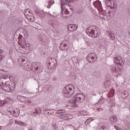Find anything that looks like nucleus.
I'll use <instances>...</instances> for the list:
<instances>
[{
    "label": "nucleus",
    "mask_w": 130,
    "mask_h": 130,
    "mask_svg": "<svg viewBox=\"0 0 130 130\" xmlns=\"http://www.w3.org/2000/svg\"><path fill=\"white\" fill-rule=\"evenodd\" d=\"M109 120L110 121H113V122H116L117 121V117H116V116H111L109 118Z\"/></svg>",
    "instance_id": "14"
},
{
    "label": "nucleus",
    "mask_w": 130,
    "mask_h": 130,
    "mask_svg": "<svg viewBox=\"0 0 130 130\" xmlns=\"http://www.w3.org/2000/svg\"><path fill=\"white\" fill-rule=\"evenodd\" d=\"M28 18H29V20H30L31 22H34V20H35V19H34V17H31V16H28Z\"/></svg>",
    "instance_id": "30"
},
{
    "label": "nucleus",
    "mask_w": 130,
    "mask_h": 130,
    "mask_svg": "<svg viewBox=\"0 0 130 130\" xmlns=\"http://www.w3.org/2000/svg\"><path fill=\"white\" fill-rule=\"evenodd\" d=\"M100 130H105V126H101L100 128H99Z\"/></svg>",
    "instance_id": "39"
},
{
    "label": "nucleus",
    "mask_w": 130,
    "mask_h": 130,
    "mask_svg": "<svg viewBox=\"0 0 130 130\" xmlns=\"http://www.w3.org/2000/svg\"><path fill=\"white\" fill-rule=\"evenodd\" d=\"M49 15H50V16H53L52 15H51V14L49 13Z\"/></svg>",
    "instance_id": "58"
},
{
    "label": "nucleus",
    "mask_w": 130,
    "mask_h": 130,
    "mask_svg": "<svg viewBox=\"0 0 130 130\" xmlns=\"http://www.w3.org/2000/svg\"><path fill=\"white\" fill-rule=\"evenodd\" d=\"M43 113L44 114H52V112H50V110H44Z\"/></svg>",
    "instance_id": "25"
},
{
    "label": "nucleus",
    "mask_w": 130,
    "mask_h": 130,
    "mask_svg": "<svg viewBox=\"0 0 130 130\" xmlns=\"http://www.w3.org/2000/svg\"><path fill=\"white\" fill-rule=\"evenodd\" d=\"M111 99V100H112V99Z\"/></svg>",
    "instance_id": "63"
},
{
    "label": "nucleus",
    "mask_w": 130,
    "mask_h": 130,
    "mask_svg": "<svg viewBox=\"0 0 130 130\" xmlns=\"http://www.w3.org/2000/svg\"><path fill=\"white\" fill-rule=\"evenodd\" d=\"M35 111L37 114H39V110H38V109H35Z\"/></svg>",
    "instance_id": "32"
},
{
    "label": "nucleus",
    "mask_w": 130,
    "mask_h": 130,
    "mask_svg": "<svg viewBox=\"0 0 130 130\" xmlns=\"http://www.w3.org/2000/svg\"><path fill=\"white\" fill-rule=\"evenodd\" d=\"M3 84H4V83H3V82L2 83V82H1V84H0V85H3Z\"/></svg>",
    "instance_id": "57"
},
{
    "label": "nucleus",
    "mask_w": 130,
    "mask_h": 130,
    "mask_svg": "<svg viewBox=\"0 0 130 130\" xmlns=\"http://www.w3.org/2000/svg\"><path fill=\"white\" fill-rule=\"evenodd\" d=\"M59 118H60L61 119H64V120H67V114H61L59 115Z\"/></svg>",
    "instance_id": "17"
},
{
    "label": "nucleus",
    "mask_w": 130,
    "mask_h": 130,
    "mask_svg": "<svg viewBox=\"0 0 130 130\" xmlns=\"http://www.w3.org/2000/svg\"><path fill=\"white\" fill-rule=\"evenodd\" d=\"M100 14H101V15H102V14H103V15H104V14H103V13H101V12L100 13Z\"/></svg>",
    "instance_id": "56"
},
{
    "label": "nucleus",
    "mask_w": 130,
    "mask_h": 130,
    "mask_svg": "<svg viewBox=\"0 0 130 130\" xmlns=\"http://www.w3.org/2000/svg\"><path fill=\"white\" fill-rule=\"evenodd\" d=\"M10 86L11 85L9 84L6 85L4 84L3 85H0V88H2L4 91L10 92V91H11V87H10Z\"/></svg>",
    "instance_id": "9"
},
{
    "label": "nucleus",
    "mask_w": 130,
    "mask_h": 130,
    "mask_svg": "<svg viewBox=\"0 0 130 130\" xmlns=\"http://www.w3.org/2000/svg\"><path fill=\"white\" fill-rule=\"evenodd\" d=\"M9 112L15 117H18L20 115V110L19 109H12L11 111H8Z\"/></svg>",
    "instance_id": "6"
},
{
    "label": "nucleus",
    "mask_w": 130,
    "mask_h": 130,
    "mask_svg": "<svg viewBox=\"0 0 130 130\" xmlns=\"http://www.w3.org/2000/svg\"><path fill=\"white\" fill-rule=\"evenodd\" d=\"M28 130H33V129H29Z\"/></svg>",
    "instance_id": "60"
},
{
    "label": "nucleus",
    "mask_w": 130,
    "mask_h": 130,
    "mask_svg": "<svg viewBox=\"0 0 130 130\" xmlns=\"http://www.w3.org/2000/svg\"><path fill=\"white\" fill-rule=\"evenodd\" d=\"M63 47H64V49H66V50H67L68 47H67V44H64Z\"/></svg>",
    "instance_id": "45"
},
{
    "label": "nucleus",
    "mask_w": 130,
    "mask_h": 130,
    "mask_svg": "<svg viewBox=\"0 0 130 130\" xmlns=\"http://www.w3.org/2000/svg\"><path fill=\"white\" fill-rule=\"evenodd\" d=\"M83 112L84 113L83 115H87V112L86 111H83Z\"/></svg>",
    "instance_id": "47"
},
{
    "label": "nucleus",
    "mask_w": 130,
    "mask_h": 130,
    "mask_svg": "<svg viewBox=\"0 0 130 130\" xmlns=\"http://www.w3.org/2000/svg\"><path fill=\"white\" fill-rule=\"evenodd\" d=\"M115 128L116 129V130H120V129L118 127V126H117V125H114V126Z\"/></svg>",
    "instance_id": "44"
},
{
    "label": "nucleus",
    "mask_w": 130,
    "mask_h": 130,
    "mask_svg": "<svg viewBox=\"0 0 130 130\" xmlns=\"http://www.w3.org/2000/svg\"><path fill=\"white\" fill-rule=\"evenodd\" d=\"M114 62L116 63L117 66H120V67H122L123 66V60L120 57H115L114 58Z\"/></svg>",
    "instance_id": "5"
},
{
    "label": "nucleus",
    "mask_w": 130,
    "mask_h": 130,
    "mask_svg": "<svg viewBox=\"0 0 130 130\" xmlns=\"http://www.w3.org/2000/svg\"><path fill=\"white\" fill-rule=\"evenodd\" d=\"M24 67L26 68V71L30 72V71H32L33 70V67L31 64H25L24 63Z\"/></svg>",
    "instance_id": "12"
},
{
    "label": "nucleus",
    "mask_w": 130,
    "mask_h": 130,
    "mask_svg": "<svg viewBox=\"0 0 130 130\" xmlns=\"http://www.w3.org/2000/svg\"><path fill=\"white\" fill-rule=\"evenodd\" d=\"M59 49H60V50H63V49H64V47L61 45H60Z\"/></svg>",
    "instance_id": "38"
},
{
    "label": "nucleus",
    "mask_w": 130,
    "mask_h": 130,
    "mask_svg": "<svg viewBox=\"0 0 130 130\" xmlns=\"http://www.w3.org/2000/svg\"><path fill=\"white\" fill-rule=\"evenodd\" d=\"M102 100L103 101H104V100H105V99H104V98H101L100 99V101L99 102L100 103V102H101L102 103H103V102H102Z\"/></svg>",
    "instance_id": "37"
},
{
    "label": "nucleus",
    "mask_w": 130,
    "mask_h": 130,
    "mask_svg": "<svg viewBox=\"0 0 130 130\" xmlns=\"http://www.w3.org/2000/svg\"><path fill=\"white\" fill-rule=\"evenodd\" d=\"M22 48H26V47H25V46H22Z\"/></svg>",
    "instance_id": "54"
},
{
    "label": "nucleus",
    "mask_w": 130,
    "mask_h": 130,
    "mask_svg": "<svg viewBox=\"0 0 130 130\" xmlns=\"http://www.w3.org/2000/svg\"><path fill=\"white\" fill-rule=\"evenodd\" d=\"M97 58L98 57L95 53H90L86 57L87 60L88 62H91V63H94L97 60Z\"/></svg>",
    "instance_id": "4"
},
{
    "label": "nucleus",
    "mask_w": 130,
    "mask_h": 130,
    "mask_svg": "<svg viewBox=\"0 0 130 130\" xmlns=\"http://www.w3.org/2000/svg\"><path fill=\"white\" fill-rule=\"evenodd\" d=\"M67 120H68V119H73V115L67 114Z\"/></svg>",
    "instance_id": "26"
},
{
    "label": "nucleus",
    "mask_w": 130,
    "mask_h": 130,
    "mask_svg": "<svg viewBox=\"0 0 130 130\" xmlns=\"http://www.w3.org/2000/svg\"><path fill=\"white\" fill-rule=\"evenodd\" d=\"M107 33L108 34L109 36H110V39H112V40H114V39H115L114 34H113L111 31L110 30H107Z\"/></svg>",
    "instance_id": "13"
},
{
    "label": "nucleus",
    "mask_w": 130,
    "mask_h": 130,
    "mask_svg": "<svg viewBox=\"0 0 130 130\" xmlns=\"http://www.w3.org/2000/svg\"><path fill=\"white\" fill-rule=\"evenodd\" d=\"M16 123H18V124H20V125H24V122L21 121H15Z\"/></svg>",
    "instance_id": "29"
},
{
    "label": "nucleus",
    "mask_w": 130,
    "mask_h": 130,
    "mask_svg": "<svg viewBox=\"0 0 130 130\" xmlns=\"http://www.w3.org/2000/svg\"><path fill=\"white\" fill-rule=\"evenodd\" d=\"M27 101L28 103H29V104L30 105H32V101H30V100H28V101Z\"/></svg>",
    "instance_id": "46"
},
{
    "label": "nucleus",
    "mask_w": 130,
    "mask_h": 130,
    "mask_svg": "<svg viewBox=\"0 0 130 130\" xmlns=\"http://www.w3.org/2000/svg\"><path fill=\"white\" fill-rule=\"evenodd\" d=\"M63 110H58V111H57V113H58V114H60V113H63Z\"/></svg>",
    "instance_id": "35"
},
{
    "label": "nucleus",
    "mask_w": 130,
    "mask_h": 130,
    "mask_svg": "<svg viewBox=\"0 0 130 130\" xmlns=\"http://www.w3.org/2000/svg\"><path fill=\"white\" fill-rule=\"evenodd\" d=\"M36 71H39V72H40V71L42 72V71H41V68L39 67H37L36 68Z\"/></svg>",
    "instance_id": "34"
},
{
    "label": "nucleus",
    "mask_w": 130,
    "mask_h": 130,
    "mask_svg": "<svg viewBox=\"0 0 130 130\" xmlns=\"http://www.w3.org/2000/svg\"><path fill=\"white\" fill-rule=\"evenodd\" d=\"M115 106V104L114 103V102H112V101H111L110 102V106L111 107H113Z\"/></svg>",
    "instance_id": "28"
},
{
    "label": "nucleus",
    "mask_w": 130,
    "mask_h": 130,
    "mask_svg": "<svg viewBox=\"0 0 130 130\" xmlns=\"http://www.w3.org/2000/svg\"><path fill=\"white\" fill-rule=\"evenodd\" d=\"M38 110H39V113H40V112H41V109H38Z\"/></svg>",
    "instance_id": "53"
},
{
    "label": "nucleus",
    "mask_w": 130,
    "mask_h": 130,
    "mask_svg": "<svg viewBox=\"0 0 130 130\" xmlns=\"http://www.w3.org/2000/svg\"><path fill=\"white\" fill-rule=\"evenodd\" d=\"M48 6H47L48 9H50L51 6L54 4V1L53 0H47Z\"/></svg>",
    "instance_id": "16"
},
{
    "label": "nucleus",
    "mask_w": 130,
    "mask_h": 130,
    "mask_svg": "<svg viewBox=\"0 0 130 130\" xmlns=\"http://www.w3.org/2000/svg\"><path fill=\"white\" fill-rule=\"evenodd\" d=\"M87 121H92V120H91V119H88L87 120Z\"/></svg>",
    "instance_id": "52"
},
{
    "label": "nucleus",
    "mask_w": 130,
    "mask_h": 130,
    "mask_svg": "<svg viewBox=\"0 0 130 130\" xmlns=\"http://www.w3.org/2000/svg\"><path fill=\"white\" fill-rule=\"evenodd\" d=\"M9 53H11V51H10Z\"/></svg>",
    "instance_id": "62"
},
{
    "label": "nucleus",
    "mask_w": 130,
    "mask_h": 130,
    "mask_svg": "<svg viewBox=\"0 0 130 130\" xmlns=\"http://www.w3.org/2000/svg\"><path fill=\"white\" fill-rule=\"evenodd\" d=\"M24 16H31V11L29 10L25 9L24 10Z\"/></svg>",
    "instance_id": "20"
},
{
    "label": "nucleus",
    "mask_w": 130,
    "mask_h": 130,
    "mask_svg": "<svg viewBox=\"0 0 130 130\" xmlns=\"http://www.w3.org/2000/svg\"><path fill=\"white\" fill-rule=\"evenodd\" d=\"M106 122V125H109V122H108V121H107V122Z\"/></svg>",
    "instance_id": "49"
},
{
    "label": "nucleus",
    "mask_w": 130,
    "mask_h": 130,
    "mask_svg": "<svg viewBox=\"0 0 130 130\" xmlns=\"http://www.w3.org/2000/svg\"><path fill=\"white\" fill-rule=\"evenodd\" d=\"M5 104H8V101H7V100H4V101L0 100V106H4V105H5Z\"/></svg>",
    "instance_id": "24"
},
{
    "label": "nucleus",
    "mask_w": 130,
    "mask_h": 130,
    "mask_svg": "<svg viewBox=\"0 0 130 130\" xmlns=\"http://www.w3.org/2000/svg\"><path fill=\"white\" fill-rule=\"evenodd\" d=\"M117 70H118L119 73V72H120V71H121L122 69L121 67H118V69Z\"/></svg>",
    "instance_id": "40"
},
{
    "label": "nucleus",
    "mask_w": 130,
    "mask_h": 130,
    "mask_svg": "<svg viewBox=\"0 0 130 130\" xmlns=\"http://www.w3.org/2000/svg\"><path fill=\"white\" fill-rule=\"evenodd\" d=\"M42 36H43V35H40V38H41V40H42V41H43V40L45 39V38H46V37H45V36L44 35V37H42Z\"/></svg>",
    "instance_id": "31"
},
{
    "label": "nucleus",
    "mask_w": 130,
    "mask_h": 130,
    "mask_svg": "<svg viewBox=\"0 0 130 130\" xmlns=\"http://www.w3.org/2000/svg\"><path fill=\"white\" fill-rule=\"evenodd\" d=\"M53 129L56 130V125H53Z\"/></svg>",
    "instance_id": "48"
},
{
    "label": "nucleus",
    "mask_w": 130,
    "mask_h": 130,
    "mask_svg": "<svg viewBox=\"0 0 130 130\" xmlns=\"http://www.w3.org/2000/svg\"><path fill=\"white\" fill-rule=\"evenodd\" d=\"M7 78H8V75H5L4 76H2V79H7Z\"/></svg>",
    "instance_id": "41"
},
{
    "label": "nucleus",
    "mask_w": 130,
    "mask_h": 130,
    "mask_svg": "<svg viewBox=\"0 0 130 130\" xmlns=\"http://www.w3.org/2000/svg\"><path fill=\"white\" fill-rule=\"evenodd\" d=\"M0 129H2V126H0Z\"/></svg>",
    "instance_id": "59"
},
{
    "label": "nucleus",
    "mask_w": 130,
    "mask_h": 130,
    "mask_svg": "<svg viewBox=\"0 0 130 130\" xmlns=\"http://www.w3.org/2000/svg\"><path fill=\"white\" fill-rule=\"evenodd\" d=\"M70 86H66L63 88L62 93L65 98H71L73 96V94L75 93V87L72 86V88Z\"/></svg>",
    "instance_id": "3"
},
{
    "label": "nucleus",
    "mask_w": 130,
    "mask_h": 130,
    "mask_svg": "<svg viewBox=\"0 0 130 130\" xmlns=\"http://www.w3.org/2000/svg\"><path fill=\"white\" fill-rule=\"evenodd\" d=\"M64 13H65L66 15H69V14H70V12H69V10L67 9L65 10Z\"/></svg>",
    "instance_id": "33"
},
{
    "label": "nucleus",
    "mask_w": 130,
    "mask_h": 130,
    "mask_svg": "<svg viewBox=\"0 0 130 130\" xmlns=\"http://www.w3.org/2000/svg\"><path fill=\"white\" fill-rule=\"evenodd\" d=\"M122 95H125V98H126V96H127V94H126V92H125V91L123 92L122 93Z\"/></svg>",
    "instance_id": "42"
},
{
    "label": "nucleus",
    "mask_w": 130,
    "mask_h": 130,
    "mask_svg": "<svg viewBox=\"0 0 130 130\" xmlns=\"http://www.w3.org/2000/svg\"><path fill=\"white\" fill-rule=\"evenodd\" d=\"M76 1L78 0H64V1H63V2L64 4L69 5V4H71V3H74L76 2Z\"/></svg>",
    "instance_id": "21"
},
{
    "label": "nucleus",
    "mask_w": 130,
    "mask_h": 130,
    "mask_svg": "<svg viewBox=\"0 0 130 130\" xmlns=\"http://www.w3.org/2000/svg\"><path fill=\"white\" fill-rule=\"evenodd\" d=\"M17 100L18 101H20V102H24L26 103L27 102V99H26V98L23 96H17Z\"/></svg>",
    "instance_id": "11"
},
{
    "label": "nucleus",
    "mask_w": 130,
    "mask_h": 130,
    "mask_svg": "<svg viewBox=\"0 0 130 130\" xmlns=\"http://www.w3.org/2000/svg\"><path fill=\"white\" fill-rule=\"evenodd\" d=\"M112 13H113V12H110V10H109V11H108L109 15H111V14H112Z\"/></svg>",
    "instance_id": "50"
},
{
    "label": "nucleus",
    "mask_w": 130,
    "mask_h": 130,
    "mask_svg": "<svg viewBox=\"0 0 130 130\" xmlns=\"http://www.w3.org/2000/svg\"><path fill=\"white\" fill-rule=\"evenodd\" d=\"M63 43H64V41H62L60 45H63Z\"/></svg>",
    "instance_id": "51"
},
{
    "label": "nucleus",
    "mask_w": 130,
    "mask_h": 130,
    "mask_svg": "<svg viewBox=\"0 0 130 130\" xmlns=\"http://www.w3.org/2000/svg\"><path fill=\"white\" fill-rule=\"evenodd\" d=\"M93 6L99 10V11H102L103 10V8H102V5L101 4V2L99 0L96 1L93 3Z\"/></svg>",
    "instance_id": "7"
},
{
    "label": "nucleus",
    "mask_w": 130,
    "mask_h": 130,
    "mask_svg": "<svg viewBox=\"0 0 130 130\" xmlns=\"http://www.w3.org/2000/svg\"><path fill=\"white\" fill-rule=\"evenodd\" d=\"M24 37H23V36H22V35L19 34V36L18 37V39L19 40V41H21V40H24Z\"/></svg>",
    "instance_id": "27"
},
{
    "label": "nucleus",
    "mask_w": 130,
    "mask_h": 130,
    "mask_svg": "<svg viewBox=\"0 0 130 130\" xmlns=\"http://www.w3.org/2000/svg\"><path fill=\"white\" fill-rule=\"evenodd\" d=\"M21 61L22 62H25L26 61V60L22 57H21Z\"/></svg>",
    "instance_id": "43"
},
{
    "label": "nucleus",
    "mask_w": 130,
    "mask_h": 130,
    "mask_svg": "<svg viewBox=\"0 0 130 130\" xmlns=\"http://www.w3.org/2000/svg\"><path fill=\"white\" fill-rule=\"evenodd\" d=\"M0 58H2V59L5 58V53H4V50L2 49L0 50Z\"/></svg>",
    "instance_id": "22"
},
{
    "label": "nucleus",
    "mask_w": 130,
    "mask_h": 130,
    "mask_svg": "<svg viewBox=\"0 0 130 130\" xmlns=\"http://www.w3.org/2000/svg\"><path fill=\"white\" fill-rule=\"evenodd\" d=\"M67 27L68 30L72 32H74V31H76L78 29V27L76 24H68L67 25Z\"/></svg>",
    "instance_id": "8"
},
{
    "label": "nucleus",
    "mask_w": 130,
    "mask_h": 130,
    "mask_svg": "<svg viewBox=\"0 0 130 130\" xmlns=\"http://www.w3.org/2000/svg\"><path fill=\"white\" fill-rule=\"evenodd\" d=\"M109 9V11H110V12H112L113 13H114L115 12V7L110 5L108 7Z\"/></svg>",
    "instance_id": "19"
},
{
    "label": "nucleus",
    "mask_w": 130,
    "mask_h": 130,
    "mask_svg": "<svg viewBox=\"0 0 130 130\" xmlns=\"http://www.w3.org/2000/svg\"><path fill=\"white\" fill-rule=\"evenodd\" d=\"M86 33L89 37L96 38L100 35V29L97 28L95 25H90L87 28Z\"/></svg>",
    "instance_id": "1"
},
{
    "label": "nucleus",
    "mask_w": 130,
    "mask_h": 130,
    "mask_svg": "<svg viewBox=\"0 0 130 130\" xmlns=\"http://www.w3.org/2000/svg\"><path fill=\"white\" fill-rule=\"evenodd\" d=\"M114 96V90H112L110 91L109 94L108 95V97H109V98H110L111 97H113Z\"/></svg>",
    "instance_id": "23"
},
{
    "label": "nucleus",
    "mask_w": 130,
    "mask_h": 130,
    "mask_svg": "<svg viewBox=\"0 0 130 130\" xmlns=\"http://www.w3.org/2000/svg\"><path fill=\"white\" fill-rule=\"evenodd\" d=\"M84 101H85V95L82 93H77L74 96L73 100L70 101V103L72 107H78V105L76 103Z\"/></svg>",
    "instance_id": "2"
},
{
    "label": "nucleus",
    "mask_w": 130,
    "mask_h": 130,
    "mask_svg": "<svg viewBox=\"0 0 130 130\" xmlns=\"http://www.w3.org/2000/svg\"><path fill=\"white\" fill-rule=\"evenodd\" d=\"M1 79H2V77H0V80H1Z\"/></svg>",
    "instance_id": "61"
},
{
    "label": "nucleus",
    "mask_w": 130,
    "mask_h": 130,
    "mask_svg": "<svg viewBox=\"0 0 130 130\" xmlns=\"http://www.w3.org/2000/svg\"><path fill=\"white\" fill-rule=\"evenodd\" d=\"M14 123V120L13 119H10L9 121V124L12 125Z\"/></svg>",
    "instance_id": "36"
},
{
    "label": "nucleus",
    "mask_w": 130,
    "mask_h": 130,
    "mask_svg": "<svg viewBox=\"0 0 130 130\" xmlns=\"http://www.w3.org/2000/svg\"><path fill=\"white\" fill-rule=\"evenodd\" d=\"M2 60H3V59H2V58H0V62L2 61Z\"/></svg>",
    "instance_id": "55"
},
{
    "label": "nucleus",
    "mask_w": 130,
    "mask_h": 130,
    "mask_svg": "<svg viewBox=\"0 0 130 130\" xmlns=\"http://www.w3.org/2000/svg\"><path fill=\"white\" fill-rule=\"evenodd\" d=\"M61 15H63V10H64V7H63V6H64V5H67V4H64V2H63V1L62 0L61 1Z\"/></svg>",
    "instance_id": "18"
},
{
    "label": "nucleus",
    "mask_w": 130,
    "mask_h": 130,
    "mask_svg": "<svg viewBox=\"0 0 130 130\" xmlns=\"http://www.w3.org/2000/svg\"><path fill=\"white\" fill-rule=\"evenodd\" d=\"M111 79H107L106 81L105 82V86H106V87H109V86H110V85H111Z\"/></svg>",
    "instance_id": "15"
},
{
    "label": "nucleus",
    "mask_w": 130,
    "mask_h": 130,
    "mask_svg": "<svg viewBox=\"0 0 130 130\" xmlns=\"http://www.w3.org/2000/svg\"><path fill=\"white\" fill-rule=\"evenodd\" d=\"M110 70L112 74H118V70L116 69V66L112 65L110 67Z\"/></svg>",
    "instance_id": "10"
}]
</instances>
